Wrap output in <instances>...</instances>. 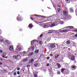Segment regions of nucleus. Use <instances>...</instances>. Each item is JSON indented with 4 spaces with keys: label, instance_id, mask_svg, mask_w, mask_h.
Masks as SVG:
<instances>
[{
    "label": "nucleus",
    "instance_id": "nucleus-24",
    "mask_svg": "<svg viewBox=\"0 0 77 77\" xmlns=\"http://www.w3.org/2000/svg\"><path fill=\"white\" fill-rule=\"evenodd\" d=\"M71 67L73 69H75V68L76 67H75V66H71Z\"/></svg>",
    "mask_w": 77,
    "mask_h": 77
},
{
    "label": "nucleus",
    "instance_id": "nucleus-7",
    "mask_svg": "<svg viewBox=\"0 0 77 77\" xmlns=\"http://www.w3.org/2000/svg\"><path fill=\"white\" fill-rule=\"evenodd\" d=\"M9 50L11 51L14 50V48L12 46H10L9 48Z\"/></svg>",
    "mask_w": 77,
    "mask_h": 77
},
{
    "label": "nucleus",
    "instance_id": "nucleus-2",
    "mask_svg": "<svg viewBox=\"0 0 77 77\" xmlns=\"http://www.w3.org/2000/svg\"><path fill=\"white\" fill-rule=\"evenodd\" d=\"M17 20L18 21H21L23 19H22V18L21 16L20 15V14H18V16L17 17Z\"/></svg>",
    "mask_w": 77,
    "mask_h": 77
},
{
    "label": "nucleus",
    "instance_id": "nucleus-40",
    "mask_svg": "<svg viewBox=\"0 0 77 77\" xmlns=\"http://www.w3.org/2000/svg\"><path fill=\"white\" fill-rule=\"evenodd\" d=\"M48 33H49V34H51L52 33V32H48Z\"/></svg>",
    "mask_w": 77,
    "mask_h": 77
},
{
    "label": "nucleus",
    "instance_id": "nucleus-53",
    "mask_svg": "<svg viewBox=\"0 0 77 77\" xmlns=\"http://www.w3.org/2000/svg\"><path fill=\"white\" fill-rule=\"evenodd\" d=\"M74 31H75V32H77V30H74Z\"/></svg>",
    "mask_w": 77,
    "mask_h": 77
},
{
    "label": "nucleus",
    "instance_id": "nucleus-22",
    "mask_svg": "<svg viewBox=\"0 0 77 77\" xmlns=\"http://www.w3.org/2000/svg\"><path fill=\"white\" fill-rule=\"evenodd\" d=\"M59 56H60L59 55H56L55 57V59H57V58L59 57Z\"/></svg>",
    "mask_w": 77,
    "mask_h": 77
},
{
    "label": "nucleus",
    "instance_id": "nucleus-63",
    "mask_svg": "<svg viewBox=\"0 0 77 77\" xmlns=\"http://www.w3.org/2000/svg\"><path fill=\"white\" fill-rule=\"evenodd\" d=\"M25 52H24V54H25Z\"/></svg>",
    "mask_w": 77,
    "mask_h": 77
},
{
    "label": "nucleus",
    "instance_id": "nucleus-6",
    "mask_svg": "<svg viewBox=\"0 0 77 77\" xmlns=\"http://www.w3.org/2000/svg\"><path fill=\"white\" fill-rule=\"evenodd\" d=\"M70 60H72L73 61H74L75 60V56L74 55H72L71 57V58H70Z\"/></svg>",
    "mask_w": 77,
    "mask_h": 77
},
{
    "label": "nucleus",
    "instance_id": "nucleus-54",
    "mask_svg": "<svg viewBox=\"0 0 77 77\" xmlns=\"http://www.w3.org/2000/svg\"><path fill=\"white\" fill-rule=\"evenodd\" d=\"M73 2H76L77 1V0H73Z\"/></svg>",
    "mask_w": 77,
    "mask_h": 77
},
{
    "label": "nucleus",
    "instance_id": "nucleus-15",
    "mask_svg": "<svg viewBox=\"0 0 77 77\" xmlns=\"http://www.w3.org/2000/svg\"><path fill=\"white\" fill-rule=\"evenodd\" d=\"M51 20H54L55 18V16H52L50 18Z\"/></svg>",
    "mask_w": 77,
    "mask_h": 77
},
{
    "label": "nucleus",
    "instance_id": "nucleus-33",
    "mask_svg": "<svg viewBox=\"0 0 77 77\" xmlns=\"http://www.w3.org/2000/svg\"><path fill=\"white\" fill-rule=\"evenodd\" d=\"M60 74V72L58 71L57 72V74L59 75Z\"/></svg>",
    "mask_w": 77,
    "mask_h": 77
},
{
    "label": "nucleus",
    "instance_id": "nucleus-23",
    "mask_svg": "<svg viewBox=\"0 0 77 77\" xmlns=\"http://www.w3.org/2000/svg\"><path fill=\"white\" fill-rule=\"evenodd\" d=\"M33 52H31L29 54V56H31L33 55Z\"/></svg>",
    "mask_w": 77,
    "mask_h": 77
},
{
    "label": "nucleus",
    "instance_id": "nucleus-42",
    "mask_svg": "<svg viewBox=\"0 0 77 77\" xmlns=\"http://www.w3.org/2000/svg\"><path fill=\"white\" fill-rule=\"evenodd\" d=\"M51 26H52V27H53V26H54V24L52 23L51 24Z\"/></svg>",
    "mask_w": 77,
    "mask_h": 77
},
{
    "label": "nucleus",
    "instance_id": "nucleus-28",
    "mask_svg": "<svg viewBox=\"0 0 77 77\" xmlns=\"http://www.w3.org/2000/svg\"><path fill=\"white\" fill-rule=\"evenodd\" d=\"M49 62L50 63H51V62H53V60L51 59H50L49 60Z\"/></svg>",
    "mask_w": 77,
    "mask_h": 77
},
{
    "label": "nucleus",
    "instance_id": "nucleus-29",
    "mask_svg": "<svg viewBox=\"0 0 77 77\" xmlns=\"http://www.w3.org/2000/svg\"><path fill=\"white\" fill-rule=\"evenodd\" d=\"M71 56H71V55H69V56H68V57L70 59H71Z\"/></svg>",
    "mask_w": 77,
    "mask_h": 77
},
{
    "label": "nucleus",
    "instance_id": "nucleus-46",
    "mask_svg": "<svg viewBox=\"0 0 77 77\" xmlns=\"http://www.w3.org/2000/svg\"><path fill=\"white\" fill-rule=\"evenodd\" d=\"M50 56H51V57H52L53 56V54H50Z\"/></svg>",
    "mask_w": 77,
    "mask_h": 77
},
{
    "label": "nucleus",
    "instance_id": "nucleus-45",
    "mask_svg": "<svg viewBox=\"0 0 77 77\" xmlns=\"http://www.w3.org/2000/svg\"><path fill=\"white\" fill-rule=\"evenodd\" d=\"M50 66V64H47L46 65V66Z\"/></svg>",
    "mask_w": 77,
    "mask_h": 77
},
{
    "label": "nucleus",
    "instance_id": "nucleus-60",
    "mask_svg": "<svg viewBox=\"0 0 77 77\" xmlns=\"http://www.w3.org/2000/svg\"><path fill=\"white\" fill-rule=\"evenodd\" d=\"M1 61H2V60H3V59H1Z\"/></svg>",
    "mask_w": 77,
    "mask_h": 77
},
{
    "label": "nucleus",
    "instance_id": "nucleus-57",
    "mask_svg": "<svg viewBox=\"0 0 77 77\" xmlns=\"http://www.w3.org/2000/svg\"><path fill=\"white\" fill-rule=\"evenodd\" d=\"M8 57H6L5 58L6 59H7V58H8Z\"/></svg>",
    "mask_w": 77,
    "mask_h": 77
},
{
    "label": "nucleus",
    "instance_id": "nucleus-38",
    "mask_svg": "<svg viewBox=\"0 0 77 77\" xmlns=\"http://www.w3.org/2000/svg\"><path fill=\"white\" fill-rule=\"evenodd\" d=\"M43 36V34H41L40 35V38H42V37Z\"/></svg>",
    "mask_w": 77,
    "mask_h": 77
},
{
    "label": "nucleus",
    "instance_id": "nucleus-12",
    "mask_svg": "<svg viewBox=\"0 0 77 77\" xmlns=\"http://www.w3.org/2000/svg\"><path fill=\"white\" fill-rule=\"evenodd\" d=\"M36 72V74H34V77H38V72Z\"/></svg>",
    "mask_w": 77,
    "mask_h": 77
},
{
    "label": "nucleus",
    "instance_id": "nucleus-55",
    "mask_svg": "<svg viewBox=\"0 0 77 77\" xmlns=\"http://www.w3.org/2000/svg\"><path fill=\"white\" fill-rule=\"evenodd\" d=\"M2 33V30H0V34Z\"/></svg>",
    "mask_w": 77,
    "mask_h": 77
},
{
    "label": "nucleus",
    "instance_id": "nucleus-31",
    "mask_svg": "<svg viewBox=\"0 0 77 77\" xmlns=\"http://www.w3.org/2000/svg\"><path fill=\"white\" fill-rule=\"evenodd\" d=\"M57 11H58L59 12H60V8H58Z\"/></svg>",
    "mask_w": 77,
    "mask_h": 77
},
{
    "label": "nucleus",
    "instance_id": "nucleus-59",
    "mask_svg": "<svg viewBox=\"0 0 77 77\" xmlns=\"http://www.w3.org/2000/svg\"><path fill=\"white\" fill-rule=\"evenodd\" d=\"M22 71H23V72H24V70L23 69V70H22Z\"/></svg>",
    "mask_w": 77,
    "mask_h": 77
},
{
    "label": "nucleus",
    "instance_id": "nucleus-64",
    "mask_svg": "<svg viewBox=\"0 0 77 77\" xmlns=\"http://www.w3.org/2000/svg\"><path fill=\"white\" fill-rule=\"evenodd\" d=\"M25 52H24V54H25Z\"/></svg>",
    "mask_w": 77,
    "mask_h": 77
},
{
    "label": "nucleus",
    "instance_id": "nucleus-34",
    "mask_svg": "<svg viewBox=\"0 0 77 77\" xmlns=\"http://www.w3.org/2000/svg\"><path fill=\"white\" fill-rule=\"evenodd\" d=\"M42 18H46V17L44 16H42Z\"/></svg>",
    "mask_w": 77,
    "mask_h": 77
},
{
    "label": "nucleus",
    "instance_id": "nucleus-39",
    "mask_svg": "<svg viewBox=\"0 0 77 77\" xmlns=\"http://www.w3.org/2000/svg\"><path fill=\"white\" fill-rule=\"evenodd\" d=\"M3 53V51L2 50L0 51V53Z\"/></svg>",
    "mask_w": 77,
    "mask_h": 77
},
{
    "label": "nucleus",
    "instance_id": "nucleus-61",
    "mask_svg": "<svg viewBox=\"0 0 77 77\" xmlns=\"http://www.w3.org/2000/svg\"><path fill=\"white\" fill-rule=\"evenodd\" d=\"M30 48H28V50H30Z\"/></svg>",
    "mask_w": 77,
    "mask_h": 77
},
{
    "label": "nucleus",
    "instance_id": "nucleus-14",
    "mask_svg": "<svg viewBox=\"0 0 77 77\" xmlns=\"http://www.w3.org/2000/svg\"><path fill=\"white\" fill-rule=\"evenodd\" d=\"M39 50H37L36 51H34V53L35 54H38V53H39Z\"/></svg>",
    "mask_w": 77,
    "mask_h": 77
},
{
    "label": "nucleus",
    "instance_id": "nucleus-35",
    "mask_svg": "<svg viewBox=\"0 0 77 77\" xmlns=\"http://www.w3.org/2000/svg\"><path fill=\"white\" fill-rule=\"evenodd\" d=\"M30 19H31V20H32V21L34 20V19H33V17H31L30 18Z\"/></svg>",
    "mask_w": 77,
    "mask_h": 77
},
{
    "label": "nucleus",
    "instance_id": "nucleus-43",
    "mask_svg": "<svg viewBox=\"0 0 77 77\" xmlns=\"http://www.w3.org/2000/svg\"><path fill=\"white\" fill-rule=\"evenodd\" d=\"M17 75V73L16 72H14V75Z\"/></svg>",
    "mask_w": 77,
    "mask_h": 77
},
{
    "label": "nucleus",
    "instance_id": "nucleus-41",
    "mask_svg": "<svg viewBox=\"0 0 77 77\" xmlns=\"http://www.w3.org/2000/svg\"><path fill=\"white\" fill-rule=\"evenodd\" d=\"M17 74L18 75H20V72H19V71H17Z\"/></svg>",
    "mask_w": 77,
    "mask_h": 77
},
{
    "label": "nucleus",
    "instance_id": "nucleus-13",
    "mask_svg": "<svg viewBox=\"0 0 77 77\" xmlns=\"http://www.w3.org/2000/svg\"><path fill=\"white\" fill-rule=\"evenodd\" d=\"M66 43L67 45H69V44H70V43H71V42L69 40H68L66 42Z\"/></svg>",
    "mask_w": 77,
    "mask_h": 77
},
{
    "label": "nucleus",
    "instance_id": "nucleus-47",
    "mask_svg": "<svg viewBox=\"0 0 77 77\" xmlns=\"http://www.w3.org/2000/svg\"><path fill=\"white\" fill-rule=\"evenodd\" d=\"M30 65H27V67H30Z\"/></svg>",
    "mask_w": 77,
    "mask_h": 77
},
{
    "label": "nucleus",
    "instance_id": "nucleus-3",
    "mask_svg": "<svg viewBox=\"0 0 77 77\" xmlns=\"http://www.w3.org/2000/svg\"><path fill=\"white\" fill-rule=\"evenodd\" d=\"M34 66L35 68H38V67H39L41 66V64L38 63H34Z\"/></svg>",
    "mask_w": 77,
    "mask_h": 77
},
{
    "label": "nucleus",
    "instance_id": "nucleus-37",
    "mask_svg": "<svg viewBox=\"0 0 77 77\" xmlns=\"http://www.w3.org/2000/svg\"><path fill=\"white\" fill-rule=\"evenodd\" d=\"M17 70H18V71H19V70H20V68H17Z\"/></svg>",
    "mask_w": 77,
    "mask_h": 77
},
{
    "label": "nucleus",
    "instance_id": "nucleus-8",
    "mask_svg": "<svg viewBox=\"0 0 77 77\" xmlns=\"http://www.w3.org/2000/svg\"><path fill=\"white\" fill-rule=\"evenodd\" d=\"M28 27L30 29H32V28H33V25L32 24H30L29 25Z\"/></svg>",
    "mask_w": 77,
    "mask_h": 77
},
{
    "label": "nucleus",
    "instance_id": "nucleus-20",
    "mask_svg": "<svg viewBox=\"0 0 77 77\" xmlns=\"http://www.w3.org/2000/svg\"><path fill=\"white\" fill-rule=\"evenodd\" d=\"M35 40H33L32 41H31V44H35Z\"/></svg>",
    "mask_w": 77,
    "mask_h": 77
},
{
    "label": "nucleus",
    "instance_id": "nucleus-10",
    "mask_svg": "<svg viewBox=\"0 0 77 77\" xmlns=\"http://www.w3.org/2000/svg\"><path fill=\"white\" fill-rule=\"evenodd\" d=\"M69 11L70 12H71L72 13H73V12H74V9H73V8H69Z\"/></svg>",
    "mask_w": 77,
    "mask_h": 77
},
{
    "label": "nucleus",
    "instance_id": "nucleus-11",
    "mask_svg": "<svg viewBox=\"0 0 77 77\" xmlns=\"http://www.w3.org/2000/svg\"><path fill=\"white\" fill-rule=\"evenodd\" d=\"M57 65L58 66V68H60V67H61V65H60V64H59V63H57Z\"/></svg>",
    "mask_w": 77,
    "mask_h": 77
},
{
    "label": "nucleus",
    "instance_id": "nucleus-16",
    "mask_svg": "<svg viewBox=\"0 0 77 77\" xmlns=\"http://www.w3.org/2000/svg\"><path fill=\"white\" fill-rule=\"evenodd\" d=\"M66 27H69V29H73L74 27L73 26H69L67 27H64V28H66Z\"/></svg>",
    "mask_w": 77,
    "mask_h": 77
},
{
    "label": "nucleus",
    "instance_id": "nucleus-19",
    "mask_svg": "<svg viewBox=\"0 0 77 77\" xmlns=\"http://www.w3.org/2000/svg\"><path fill=\"white\" fill-rule=\"evenodd\" d=\"M28 60V59H24L23 60V62H27Z\"/></svg>",
    "mask_w": 77,
    "mask_h": 77
},
{
    "label": "nucleus",
    "instance_id": "nucleus-21",
    "mask_svg": "<svg viewBox=\"0 0 77 77\" xmlns=\"http://www.w3.org/2000/svg\"><path fill=\"white\" fill-rule=\"evenodd\" d=\"M6 56V53H4L2 54V57L4 58L5 57V56Z\"/></svg>",
    "mask_w": 77,
    "mask_h": 77
},
{
    "label": "nucleus",
    "instance_id": "nucleus-9",
    "mask_svg": "<svg viewBox=\"0 0 77 77\" xmlns=\"http://www.w3.org/2000/svg\"><path fill=\"white\" fill-rule=\"evenodd\" d=\"M69 30H62L60 31V32H69Z\"/></svg>",
    "mask_w": 77,
    "mask_h": 77
},
{
    "label": "nucleus",
    "instance_id": "nucleus-49",
    "mask_svg": "<svg viewBox=\"0 0 77 77\" xmlns=\"http://www.w3.org/2000/svg\"><path fill=\"white\" fill-rule=\"evenodd\" d=\"M68 50L69 51H71V49L70 48H68Z\"/></svg>",
    "mask_w": 77,
    "mask_h": 77
},
{
    "label": "nucleus",
    "instance_id": "nucleus-56",
    "mask_svg": "<svg viewBox=\"0 0 77 77\" xmlns=\"http://www.w3.org/2000/svg\"><path fill=\"white\" fill-rule=\"evenodd\" d=\"M34 15L35 16H37V17H38V15H36V14H35Z\"/></svg>",
    "mask_w": 77,
    "mask_h": 77
},
{
    "label": "nucleus",
    "instance_id": "nucleus-1",
    "mask_svg": "<svg viewBox=\"0 0 77 77\" xmlns=\"http://www.w3.org/2000/svg\"><path fill=\"white\" fill-rule=\"evenodd\" d=\"M13 57L14 59H18L19 60L21 59V56L19 55H14L13 56Z\"/></svg>",
    "mask_w": 77,
    "mask_h": 77
},
{
    "label": "nucleus",
    "instance_id": "nucleus-27",
    "mask_svg": "<svg viewBox=\"0 0 77 77\" xmlns=\"http://www.w3.org/2000/svg\"><path fill=\"white\" fill-rule=\"evenodd\" d=\"M47 26H48V25H45L43 26V27L44 28H46V27H47Z\"/></svg>",
    "mask_w": 77,
    "mask_h": 77
},
{
    "label": "nucleus",
    "instance_id": "nucleus-30",
    "mask_svg": "<svg viewBox=\"0 0 77 77\" xmlns=\"http://www.w3.org/2000/svg\"><path fill=\"white\" fill-rule=\"evenodd\" d=\"M39 44H40V45H42V41H39Z\"/></svg>",
    "mask_w": 77,
    "mask_h": 77
},
{
    "label": "nucleus",
    "instance_id": "nucleus-50",
    "mask_svg": "<svg viewBox=\"0 0 77 77\" xmlns=\"http://www.w3.org/2000/svg\"><path fill=\"white\" fill-rule=\"evenodd\" d=\"M16 50H17V51H19V50H19L18 48L16 49Z\"/></svg>",
    "mask_w": 77,
    "mask_h": 77
},
{
    "label": "nucleus",
    "instance_id": "nucleus-58",
    "mask_svg": "<svg viewBox=\"0 0 77 77\" xmlns=\"http://www.w3.org/2000/svg\"><path fill=\"white\" fill-rule=\"evenodd\" d=\"M60 31H59V32H57V33H60Z\"/></svg>",
    "mask_w": 77,
    "mask_h": 77
},
{
    "label": "nucleus",
    "instance_id": "nucleus-48",
    "mask_svg": "<svg viewBox=\"0 0 77 77\" xmlns=\"http://www.w3.org/2000/svg\"><path fill=\"white\" fill-rule=\"evenodd\" d=\"M50 59V57H47V59H48H48Z\"/></svg>",
    "mask_w": 77,
    "mask_h": 77
},
{
    "label": "nucleus",
    "instance_id": "nucleus-25",
    "mask_svg": "<svg viewBox=\"0 0 77 77\" xmlns=\"http://www.w3.org/2000/svg\"><path fill=\"white\" fill-rule=\"evenodd\" d=\"M67 13V11H63V14H66Z\"/></svg>",
    "mask_w": 77,
    "mask_h": 77
},
{
    "label": "nucleus",
    "instance_id": "nucleus-52",
    "mask_svg": "<svg viewBox=\"0 0 77 77\" xmlns=\"http://www.w3.org/2000/svg\"><path fill=\"white\" fill-rule=\"evenodd\" d=\"M0 65H2V63L1 62H0Z\"/></svg>",
    "mask_w": 77,
    "mask_h": 77
},
{
    "label": "nucleus",
    "instance_id": "nucleus-32",
    "mask_svg": "<svg viewBox=\"0 0 77 77\" xmlns=\"http://www.w3.org/2000/svg\"><path fill=\"white\" fill-rule=\"evenodd\" d=\"M5 42L6 43H8V42H9V41L8 40H7L5 41Z\"/></svg>",
    "mask_w": 77,
    "mask_h": 77
},
{
    "label": "nucleus",
    "instance_id": "nucleus-26",
    "mask_svg": "<svg viewBox=\"0 0 77 77\" xmlns=\"http://www.w3.org/2000/svg\"><path fill=\"white\" fill-rule=\"evenodd\" d=\"M64 71H65V69H62L61 70V72H63Z\"/></svg>",
    "mask_w": 77,
    "mask_h": 77
},
{
    "label": "nucleus",
    "instance_id": "nucleus-18",
    "mask_svg": "<svg viewBox=\"0 0 77 77\" xmlns=\"http://www.w3.org/2000/svg\"><path fill=\"white\" fill-rule=\"evenodd\" d=\"M11 45V43L10 42H8L7 44H5V46H8V45Z\"/></svg>",
    "mask_w": 77,
    "mask_h": 77
},
{
    "label": "nucleus",
    "instance_id": "nucleus-36",
    "mask_svg": "<svg viewBox=\"0 0 77 77\" xmlns=\"http://www.w3.org/2000/svg\"><path fill=\"white\" fill-rule=\"evenodd\" d=\"M74 36H75V38H77V34L75 35H74Z\"/></svg>",
    "mask_w": 77,
    "mask_h": 77
},
{
    "label": "nucleus",
    "instance_id": "nucleus-44",
    "mask_svg": "<svg viewBox=\"0 0 77 77\" xmlns=\"http://www.w3.org/2000/svg\"><path fill=\"white\" fill-rule=\"evenodd\" d=\"M57 6L58 8H60L61 6L59 5H57Z\"/></svg>",
    "mask_w": 77,
    "mask_h": 77
},
{
    "label": "nucleus",
    "instance_id": "nucleus-51",
    "mask_svg": "<svg viewBox=\"0 0 77 77\" xmlns=\"http://www.w3.org/2000/svg\"><path fill=\"white\" fill-rule=\"evenodd\" d=\"M31 48H32V50H34V47H31Z\"/></svg>",
    "mask_w": 77,
    "mask_h": 77
},
{
    "label": "nucleus",
    "instance_id": "nucleus-62",
    "mask_svg": "<svg viewBox=\"0 0 77 77\" xmlns=\"http://www.w3.org/2000/svg\"><path fill=\"white\" fill-rule=\"evenodd\" d=\"M18 45H17V47H18Z\"/></svg>",
    "mask_w": 77,
    "mask_h": 77
},
{
    "label": "nucleus",
    "instance_id": "nucleus-5",
    "mask_svg": "<svg viewBox=\"0 0 77 77\" xmlns=\"http://www.w3.org/2000/svg\"><path fill=\"white\" fill-rule=\"evenodd\" d=\"M33 62H34V59L33 58H32L29 60V64H30V63H33Z\"/></svg>",
    "mask_w": 77,
    "mask_h": 77
},
{
    "label": "nucleus",
    "instance_id": "nucleus-17",
    "mask_svg": "<svg viewBox=\"0 0 77 77\" xmlns=\"http://www.w3.org/2000/svg\"><path fill=\"white\" fill-rule=\"evenodd\" d=\"M66 2L67 3H69L71 2V0H66Z\"/></svg>",
    "mask_w": 77,
    "mask_h": 77
},
{
    "label": "nucleus",
    "instance_id": "nucleus-4",
    "mask_svg": "<svg viewBox=\"0 0 77 77\" xmlns=\"http://www.w3.org/2000/svg\"><path fill=\"white\" fill-rule=\"evenodd\" d=\"M49 47L51 48H54L56 47V45L53 43H51L50 44Z\"/></svg>",
    "mask_w": 77,
    "mask_h": 77
}]
</instances>
